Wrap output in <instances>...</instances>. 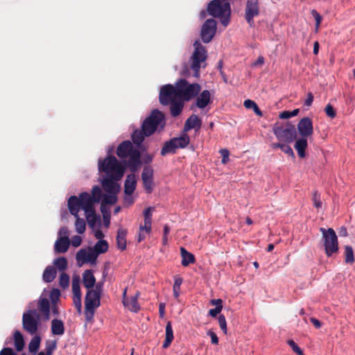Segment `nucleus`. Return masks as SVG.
Returning <instances> with one entry per match:
<instances>
[{
    "label": "nucleus",
    "mask_w": 355,
    "mask_h": 355,
    "mask_svg": "<svg viewBox=\"0 0 355 355\" xmlns=\"http://www.w3.org/2000/svg\"><path fill=\"white\" fill-rule=\"evenodd\" d=\"M202 125L201 119L196 114H191L185 121L184 132H188L191 129H200Z\"/></svg>",
    "instance_id": "5701e85b"
},
{
    "label": "nucleus",
    "mask_w": 355,
    "mask_h": 355,
    "mask_svg": "<svg viewBox=\"0 0 355 355\" xmlns=\"http://www.w3.org/2000/svg\"><path fill=\"white\" fill-rule=\"evenodd\" d=\"M119 180L113 177H105L102 180L103 189L108 193H117L119 191V185L116 182Z\"/></svg>",
    "instance_id": "6ab92c4d"
},
{
    "label": "nucleus",
    "mask_w": 355,
    "mask_h": 355,
    "mask_svg": "<svg viewBox=\"0 0 355 355\" xmlns=\"http://www.w3.org/2000/svg\"><path fill=\"white\" fill-rule=\"evenodd\" d=\"M41 338L39 336H34L28 344V350L31 353H36L40 345Z\"/></svg>",
    "instance_id": "a19ab883"
},
{
    "label": "nucleus",
    "mask_w": 355,
    "mask_h": 355,
    "mask_svg": "<svg viewBox=\"0 0 355 355\" xmlns=\"http://www.w3.org/2000/svg\"><path fill=\"white\" fill-rule=\"evenodd\" d=\"M73 302L77 311L80 313L82 309L81 296L73 295Z\"/></svg>",
    "instance_id": "052dcab7"
},
{
    "label": "nucleus",
    "mask_w": 355,
    "mask_h": 355,
    "mask_svg": "<svg viewBox=\"0 0 355 355\" xmlns=\"http://www.w3.org/2000/svg\"><path fill=\"white\" fill-rule=\"evenodd\" d=\"M73 216L76 219V223H75L76 232L78 234L84 233L85 231V227H86L85 220L83 218H80L78 216V214H77L76 215H73Z\"/></svg>",
    "instance_id": "37998d69"
},
{
    "label": "nucleus",
    "mask_w": 355,
    "mask_h": 355,
    "mask_svg": "<svg viewBox=\"0 0 355 355\" xmlns=\"http://www.w3.org/2000/svg\"><path fill=\"white\" fill-rule=\"evenodd\" d=\"M182 283V279L179 277H175V281L173 284V295L175 298L178 299L180 296V286Z\"/></svg>",
    "instance_id": "8fccbe9b"
},
{
    "label": "nucleus",
    "mask_w": 355,
    "mask_h": 355,
    "mask_svg": "<svg viewBox=\"0 0 355 355\" xmlns=\"http://www.w3.org/2000/svg\"><path fill=\"white\" fill-rule=\"evenodd\" d=\"M126 231L125 230H119L116 242L117 246L119 249L123 250L126 248Z\"/></svg>",
    "instance_id": "f704fd0d"
},
{
    "label": "nucleus",
    "mask_w": 355,
    "mask_h": 355,
    "mask_svg": "<svg viewBox=\"0 0 355 355\" xmlns=\"http://www.w3.org/2000/svg\"><path fill=\"white\" fill-rule=\"evenodd\" d=\"M271 147L273 149L275 148H280L284 153L287 154L288 155H290L293 157H295L294 153L293 151V149L287 144H282V143H273L271 144Z\"/></svg>",
    "instance_id": "4c0bfd02"
},
{
    "label": "nucleus",
    "mask_w": 355,
    "mask_h": 355,
    "mask_svg": "<svg viewBox=\"0 0 355 355\" xmlns=\"http://www.w3.org/2000/svg\"><path fill=\"white\" fill-rule=\"evenodd\" d=\"M46 290L44 289L37 300V309L40 314L43 316L44 320H49L51 316V310L52 313L58 316L60 313L57 303L51 304L47 298Z\"/></svg>",
    "instance_id": "0eeeda50"
},
{
    "label": "nucleus",
    "mask_w": 355,
    "mask_h": 355,
    "mask_svg": "<svg viewBox=\"0 0 355 355\" xmlns=\"http://www.w3.org/2000/svg\"><path fill=\"white\" fill-rule=\"evenodd\" d=\"M165 117L164 114L159 110H153L149 116L146 118L141 124V128L146 133V136H150L157 130L165 126Z\"/></svg>",
    "instance_id": "7ed1b4c3"
},
{
    "label": "nucleus",
    "mask_w": 355,
    "mask_h": 355,
    "mask_svg": "<svg viewBox=\"0 0 355 355\" xmlns=\"http://www.w3.org/2000/svg\"><path fill=\"white\" fill-rule=\"evenodd\" d=\"M218 324L221 330L227 334V322L225 317L223 315H220L218 317Z\"/></svg>",
    "instance_id": "13d9d810"
},
{
    "label": "nucleus",
    "mask_w": 355,
    "mask_h": 355,
    "mask_svg": "<svg viewBox=\"0 0 355 355\" xmlns=\"http://www.w3.org/2000/svg\"><path fill=\"white\" fill-rule=\"evenodd\" d=\"M59 284L62 288H67L69 284V276L67 274L62 272L60 276Z\"/></svg>",
    "instance_id": "864d4df0"
},
{
    "label": "nucleus",
    "mask_w": 355,
    "mask_h": 355,
    "mask_svg": "<svg viewBox=\"0 0 355 355\" xmlns=\"http://www.w3.org/2000/svg\"><path fill=\"white\" fill-rule=\"evenodd\" d=\"M210 96L211 95L209 90H203L197 97L196 105L200 109L205 108L210 103Z\"/></svg>",
    "instance_id": "393cba45"
},
{
    "label": "nucleus",
    "mask_w": 355,
    "mask_h": 355,
    "mask_svg": "<svg viewBox=\"0 0 355 355\" xmlns=\"http://www.w3.org/2000/svg\"><path fill=\"white\" fill-rule=\"evenodd\" d=\"M170 106V112L171 114L173 117H176L179 116L183 110L184 105V101L182 99H179L176 101L172 102L169 104Z\"/></svg>",
    "instance_id": "c85d7f7f"
},
{
    "label": "nucleus",
    "mask_w": 355,
    "mask_h": 355,
    "mask_svg": "<svg viewBox=\"0 0 355 355\" xmlns=\"http://www.w3.org/2000/svg\"><path fill=\"white\" fill-rule=\"evenodd\" d=\"M137 187V179L135 173L126 176L124 182V193L126 196L132 195Z\"/></svg>",
    "instance_id": "4be33fe9"
},
{
    "label": "nucleus",
    "mask_w": 355,
    "mask_h": 355,
    "mask_svg": "<svg viewBox=\"0 0 355 355\" xmlns=\"http://www.w3.org/2000/svg\"><path fill=\"white\" fill-rule=\"evenodd\" d=\"M83 285L87 289L93 288L96 283V278L91 270H86L83 274Z\"/></svg>",
    "instance_id": "a878e982"
},
{
    "label": "nucleus",
    "mask_w": 355,
    "mask_h": 355,
    "mask_svg": "<svg viewBox=\"0 0 355 355\" xmlns=\"http://www.w3.org/2000/svg\"><path fill=\"white\" fill-rule=\"evenodd\" d=\"M56 276V271L53 266H47L43 272V279L46 282H51Z\"/></svg>",
    "instance_id": "e433bc0d"
},
{
    "label": "nucleus",
    "mask_w": 355,
    "mask_h": 355,
    "mask_svg": "<svg viewBox=\"0 0 355 355\" xmlns=\"http://www.w3.org/2000/svg\"><path fill=\"white\" fill-rule=\"evenodd\" d=\"M155 210L153 207H149L144 210L143 214L144 216V224L140 225L139 230L145 231L149 234L151 231V223H152V212Z\"/></svg>",
    "instance_id": "aec40b11"
},
{
    "label": "nucleus",
    "mask_w": 355,
    "mask_h": 355,
    "mask_svg": "<svg viewBox=\"0 0 355 355\" xmlns=\"http://www.w3.org/2000/svg\"><path fill=\"white\" fill-rule=\"evenodd\" d=\"M40 315L38 309H29L23 313V328L31 335L35 334L38 331L40 324Z\"/></svg>",
    "instance_id": "423d86ee"
},
{
    "label": "nucleus",
    "mask_w": 355,
    "mask_h": 355,
    "mask_svg": "<svg viewBox=\"0 0 355 355\" xmlns=\"http://www.w3.org/2000/svg\"><path fill=\"white\" fill-rule=\"evenodd\" d=\"M288 345L292 348L294 352L297 354L298 355H303L302 350L298 347V345L293 340H288Z\"/></svg>",
    "instance_id": "4d7b16f0"
},
{
    "label": "nucleus",
    "mask_w": 355,
    "mask_h": 355,
    "mask_svg": "<svg viewBox=\"0 0 355 355\" xmlns=\"http://www.w3.org/2000/svg\"><path fill=\"white\" fill-rule=\"evenodd\" d=\"M259 14V0H247L245 9V19L250 26H254V17L258 16Z\"/></svg>",
    "instance_id": "ddd939ff"
},
{
    "label": "nucleus",
    "mask_w": 355,
    "mask_h": 355,
    "mask_svg": "<svg viewBox=\"0 0 355 355\" xmlns=\"http://www.w3.org/2000/svg\"><path fill=\"white\" fill-rule=\"evenodd\" d=\"M193 46L194 51L191 57V69L193 71V76L198 78L200 75L201 64L205 62L207 51L198 40L193 43Z\"/></svg>",
    "instance_id": "39448f33"
},
{
    "label": "nucleus",
    "mask_w": 355,
    "mask_h": 355,
    "mask_svg": "<svg viewBox=\"0 0 355 355\" xmlns=\"http://www.w3.org/2000/svg\"><path fill=\"white\" fill-rule=\"evenodd\" d=\"M220 153L222 156V163L223 164H226L227 162V161L229 160V155H230V153L228 151L227 149H221L220 150Z\"/></svg>",
    "instance_id": "0e129e2a"
},
{
    "label": "nucleus",
    "mask_w": 355,
    "mask_h": 355,
    "mask_svg": "<svg viewBox=\"0 0 355 355\" xmlns=\"http://www.w3.org/2000/svg\"><path fill=\"white\" fill-rule=\"evenodd\" d=\"M78 261H83L84 263H87V250L85 249L80 250L76 256Z\"/></svg>",
    "instance_id": "6e6d98bb"
},
{
    "label": "nucleus",
    "mask_w": 355,
    "mask_h": 355,
    "mask_svg": "<svg viewBox=\"0 0 355 355\" xmlns=\"http://www.w3.org/2000/svg\"><path fill=\"white\" fill-rule=\"evenodd\" d=\"M209 14L214 17H222L223 15L230 16L231 8L229 2H219L218 0L211 1L207 6Z\"/></svg>",
    "instance_id": "9d476101"
},
{
    "label": "nucleus",
    "mask_w": 355,
    "mask_h": 355,
    "mask_svg": "<svg viewBox=\"0 0 355 355\" xmlns=\"http://www.w3.org/2000/svg\"><path fill=\"white\" fill-rule=\"evenodd\" d=\"M85 214L89 226L92 228L94 227L96 222L100 220V216L96 214L95 210Z\"/></svg>",
    "instance_id": "58836bf2"
},
{
    "label": "nucleus",
    "mask_w": 355,
    "mask_h": 355,
    "mask_svg": "<svg viewBox=\"0 0 355 355\" xmlns=\"http://www.w3.org/2000/svg\"><path fill=\"white\" fill-rule=\"evenodd\" d=\"M95 203L89 193L87 192H82L78 197L72 196L69 198L68 208L71 215L78 214L80 209H83L85 213H88L95 210Z\"/></svg>",
    "instance_id": "f257e3e1"
},
{
    "label": "nucleus",
    "mask_w": 355,
    "mask_h": 355,
    "mask_svg": "<svg viewBox=\"0 0 355 355\" xmlns=\"http://www.w3.org/2000/svg\"><path fill=\"white\" fill-rule=\"evenodd\" d=\"M153 173L154 171L150 166H145L141 173V180L144 188L147 193H151L153 190Z\"/></svg>",
    "instance_id": "4468645a"
},
{
    "label": "nucleus",
    "mask_w": 355,
    "mask_h": 355,
    "mask_svg": "<svg viewBox=\"0 0 355 355\" xmlns=\"http://www.w3.org/2000/svg\"><path fill=\"white\" fill-rule=\"evenodd\" d=\"M135 150L137 149L133 148L132 142L129 140H125L121 142L117 147L116 155L121 159H125Z\"/></svg>",
    "instance_id": "a211bd4d"
},
{
    "label": "nucleus",
    "mask_w": 355,
    "mask_h": 355,
    "mask_svg": "<svg viewBox=\"0 0 355 355\" xmlns=\"http://www.w3.org/2000/svg\"><path fill=\"white\" fill-rule=\"evenodd\" d=\"M273 132L277 139L285 143H292L297 138L295 127L291 124H286L285 126L275 125Z\"/></svg>",
    "instance_id": "1a4fd4ad"
},
{
    "label": "nucleus",
    "mask_w": 355,
    "mask_h": 355,
    "mask_svg": "<svg viewBox=\"0 0 355 355\" xmlns=\"http://www.w3.org/2000/svg\"><path fill=\"white\" fill-rule=\"evenodd\" d=\"M146 137V133L143 130L141 127V130H138V129L135 130L131 136L132 142L142 152L146 150V148L144 145H142V142L144 141Z\"/></svg>",
    "instance_id": "412c9836"
},
{
    "label": "nucleus",
    "mask_w": 355,
    "mask_h": 355,
    "mask_svg": "<svg viewBox=\"0 0 355 355\" xmlns=\"http://www.w3.org/2000/svg\"><path fill=\"white\" fill-rule=\"evenodd\" d=\"M345 261L347 263H352L354 261V251L349 245L345 247Z\"/></svg>",
    "instance_id": "49530a36"
},
{
    "label": "nucleus",
    "mask_w": 355,
    "mask_h": 355,
    "mask_svg": "<svg viewBox=\"0 0 355 355\" xmlns=\"http://www.w3.org/2000/svg\"><path fill=\"white\" fill-rule=\"evenodd\" d=\"M181 257H182V265L183 266H188L190 263H193L195 261L194 256L184 248H180Z\"/></svg>",
    "instance_id": "c756f323"
},
{
    "label": "nucleus",
    "mask_w": 355,
    "mask_h": 355,
    "mask_svg": "<svg viewBox=\"0 0 355 355\" xmlns=\"http://www.w3.org/2000/svg\"><path fill=\"white\" fill-rule=\"evenodd\" d=\"M324 111L326 114L331 119L334 118L336 115V111L331 104L327 105Z\"/></svg>",
    "instance_id": "bf43d9fd"
},
{
    "label": "nucleus",
    "mask_w": 355,
    "mask_h": 355,
    "mask_svg": "<svg viewBox=\"0 0 355 355\" xmlns=\"http://www.w3.org/2000/svg\"><path fill=\"white\" fill-rule=\"evenodd\" d=\"M298 113H299L298 109L293 110L291 112L284 111L279 114V118L282 119H290L293 116L297 115Z\"/></svg>",
    "instance_id": "5fc2aeb1"
},
{
    "label": "nucleus",
    "mask_w": 355,
    "mask_h": 355,
    "mask_svg": "<svg viewBox=\"0 0 355 355\" xmlns=\"http://www.w3.org/2000/svg\"><path fill=\"white\" fill-rule=\"evenodd\" d=\"M0 355H15V354L11 348L4 347L0 352Z\"/></svg>",
    "instance_id": "774afa93"
},
{
    "label": "nucleus",
    "mask_w": 355,
    "mask_h": 355,
    "mask_svg": "<svg viewBox=\"0 0 355 355\" xmlns=\"http://www.w3.org/2000/svg\"><path fill=\"white\" fill-rule=\"evenodd\" d=\"M217 23L214 19H208L202 24L200 36L204 43H209L213 39L216 31Z\"/></svg>",
    "instance_id": "f8f14e48"
},
{
    "label": "nucleus",
    "mask_w": 355,
    "mask_h": 355,
    "mask_svg": "<svg viewBox=\"0 0 355 355\" xmlns=\"http://www.w3.org/2000/svg\"><path fill=\"white\" fill-rule=\"evenodd\" d=\"M320 231L322 234V240L324 242L326 254L328 257H330L332 254L338 250V243L336 234L332 228L326 230L321 227Z\"/></svg>",
    "instance_id": "6e6552de"
},
{
    "label": "nucleus",
    "mask_w": 355,
    "mask_h": 355,
    "mask_svg": "<svg viewBox=\"0 0 355 355\" xmlns=\"http://www.w3.org/2000/svg\"><path fill=\"white\" fill-rule=\"evenodd\" d=\"M153 157H154V155L152 154H150L148 153H144V154H143V156H142L141 162H143L145 164H150L152 162V161L153 159Z\"/></svg>",
    "instance_id": "e2e57ef3"
},
{
    "label": "nucleus",
    "mask_w": 355,
    "mask_h": 355,
    "mask_svg": "<svg viewBox=\"0 0 355 355\" xmlns=\"http://www.w3.org/2000/svg\"><path fill=\"white\" fill-rule=\"evenodd\" d=\"M129 159L128 160L127 164L131 171L132 173H135L141 164V153L139 149H137L132 151L130 155H128Z\"/></svg>",
    "instance_id": "f3484780"
},
{
    "label": "nucleus",
    "mask_w": 355,
    "mask_h": 355,
    "mask_svg": "<svg viewBox=\"0 0 355 355\" xmlns=\"http://www.w3.org/2000/svg\"><path fill=\"white\" fill-rule=\"evenodd\" d=\"M101 295L100 293L92 289H88L85 300V309L89 311L98 307L101 304Z\"/></svg>",
    "instance_id": "2eb2a0df"
},
{
    "label": "nucleus",
    "mask_w": 355,
    "mask_h": 355,
    "mask_svg": "<svg viewBox=\"0 0 355 355\" xmlns=\"http://www.w3.org/2000/svg\"><path fill=\"white\" fill-rule=\"evenodd\" d=\"M297 130L303 137H308L313 134V128L312 121L309 117L302 118L297 124Z\"/></svg>",
    "instance_id": "dca6fc26"
},
{
    "label": "nucleus",
    "mask_w": 355,
    "mask_h": 355,
    "mask_svg": "<svg viewBox=\"0 0 355 355\" xmlns=\"http://www.w3.org/2000/svg\"><path fill=\"white\" fill-rule=\"evenodd\" d=\"M173 331L171 322L169 321L166 325V337L162 347L166 349L169 347L173 340Z\"/></svg>",
    "instance_id": "7c9ffc66"
},
{
    "label": "nucleus",
    "mask_w": 355,
    "mask_h": 355,
    "mask_svg": "<svg viewBox=\"0 0 355 355\" xmlns=\"http://www.w3.org/2000/svg\"><path fill=\"white\" fill-rule=\"evenodd\" d=\"M123 304L128 307L131 311L137 312L140 307L137 302V295L132 297L130 300H124Z\"/></svg>",
    "instance_id": "72a5a7b5"
},
{
    "label": "nucleus",
    "mask_w": 355,
    "mask_h": 355,
    "mask_svg": "<svg viewBox=\"0 0 355 355\" xmlns=\"http://www.w3.org/2000/svg\"><path fill=\"white\" fill-rule=\"evenodd\" d=\"M117 201L116 193L105 194L103 196L102 202L106 205H114Z\"/></svg>",
    "instance_id": "09e8293b"
},
{
    "label": "nucleus",
    "mask_w": 355,
    "mask_h": 355,
    "mask_svg": "<svg viewBox=\"0 0 355 355\" xmlns=\"http://www.w3.org/2000/svg\"><path fill=\"white\" fill-rule=\"evenodd\" d=\"M51 334L54 336H62L64 333L63 322L59 319H53L51 324Z\"/></svg>",
    "instance_id": "bb28decb"
},
{
    "label": "nucleus",
    "mask_w": 355,
    "mask_h": 355,
    "mask_svg": "<svg viewBox=\"0 0 355 355\" xmlns=\"http://www.w3.org/2000/svg\"><path fill=\"white\" fill-rule=\"evenodd\" d=\"M82 242V239L79 236H73L71 239V245L73 247H78L80 245Z\"/></svg>",
    "instance_id": "338daca9"
},
{
    "label": "nucleus",
    "mask_w": 355,
    "mask_h": 355,
    "mask_svg": "<svg viewBox=\"0 0 355 355\" xmlns=\"http://www.w3.org/2000/svg\"><path fill=\"white\" fill-rule=\"evenodd\" d=\"M176 85H166L163 86L159 92V102L163 105H168L171 103L180 99L178 96Z\"/></svg>",
    "instance_id": "9b49d317"
},
{
    "label": "nucleus",
    "mask_w": 355,
    "mask_h": 355,
    "mask_svg": "<svg viewBox=\"0 0 355 355\" xmlns=\"http://www.w3.org/2000/svg\"><path fill=\"white\" fill-rule=\"evenodd\" d=\"M173 140L175 146H177V148H183L189 144L190 138L187 134L184 133L179 137L173 138Z\"/></svg>",
    "instance_id": "2f4dec72"
},
{
    "label": "nucleus",
    "mask_w": 355,
    "mask_h": 355,
    "mask_svg": "<svg viewBox=\"0 0 355 355\" xmlns=\"http://www.w3.org/2000/svg\"><path fill=\"white\" fill-rule=\"evenodd\" d=\"M80 279L79 276H73L72 278V292L73 295L76 296H81V291H80Z\"/></svg>",
    "instance_id": "79ce46f5"
},
{
    "label": "nucleus",
    "mask_w": 355,
    "mask_h": 355,
    "mask_svg": "<svg viewBox=\"0 0 355 355\" xmlns=\"http://www.w3.org/2000/svg\"><path fill=\"white\" fill-rule=\"evenodd\" d=\"M57 343L56 341H47L46 343V352H53L56 349Z\"/></svg>",
    "instance_id": "680f3d73"
},
{
    "label": "nucleus",
    "mask_w": 355,
    "mask_h": 355,
    "mask_svg": "<svg viewBox=\"0 0 355 355\" xmlns=\"http://www.w3.org/2000/svg\"><path fill=\"white\" fill-rule=\"evenodd\" d=\"M308 143L306 137H302L296 140L294 147L297 151L300 157L303 158L305 157V150L307 148Z\"/></svg>",
    "instance_id": "cd10ccee"
},
{
    "label": "nucleus",
    "mask_w": 355,
    "mask_h": 355,
    "mask_svg": "<svg viewBox=\"0 0 355 355\" xmlns=\"http://www.w3.org/2000/svg\"><path fill=\"white\" fill-rule=\"evenodd\" d=\"M53 264L59 271H64L67 268V260L65 257H61L55 259Z\"/></svg>",
    "instance_id": "c03bdc74"
},
{
    "label": "nucleus",
    "mask_w": 355,
    "mask_h": 355,
    "mask_svg": "<svg viewBox=\"0 0 355 355\" xmlns=\"http://www.w3.org/2000/svg\"><path fill=\"white\" fill-rule=\"evenodd\" d=\"M98 254L105 253L108 250V243L105 240H99L93 248Z\"/></svg>",
    "instance_id": "ea45409f"
},
{
    "label": "nucleus",
    "mask_w": 355,
    "mask_h": 355,
    "mask_svg": "<svg viewBox=\"0 0 355 355\" xmlns=\"http://www.w3.org/2000/svg\"><path fill=\"white\" fill-rule=\"evenodd\" d=\"M46 293L47 294V297H49L51 304L58 303L60 299V296L61 295L60 291L58 288H53L50 291L49 294L46 291Z\"/></svg>",
    "instance_id": "de8ad7c7"
},
{
    "label": "nucleus",
    "mask_w": 355,
    "mask_h": 355,
    "mask_svg": "<svg viewBox=\"0 0 355 355\" xmlns=\"http://www.w3.org/2000/svg\"><path fill=\"white\" fill-rule=\"evenodd\" d=\"M14 343L16 350L21 352L24 347V340L22 334L19 331L14 333Z\"/></svg>",
    "instance_id": "c9c22d12"
},
{
    "label": "nucleus",
    "mask_w": 355,
    "mask_h": 355,
    "mask_svg": "<svg viewBox=\"0 0 355 355\" xmlns=\"http://www.w3.org/2000/svg\"><path fill=\"white\" fill-rule=\"evenodd\" d=\"M103 193L101 189L98 186H94L92 188L91 198L96 202L98 203L103 198Z\"/></svg>",
    "instance_id": "a18cd8bd"
},
{
    "label": "nucleus",
    "mask_w": 355,
    "mask_h": 355,
    "mask_svg": "<svg viewBox=\"0 0 355 355\" xmlns=\"http://www.w3.org/2000/svg\"><path fill=\"white\" fill-rule=\"evenodd\" d=\"M176 149L177 146H175L173 139H171L164 143L161 150V155L165 156L167 154L175 153Z\"/></svg>",
    "instance_id": "473e14b6"
},
{
    "label": "nucleus",
    "mask_w": 355,
    "mask_h": 355,
    "mask_svg": "<svg viewBox=\"0 0 355 355\" xmlns=\"http://www.w3.org/2000/svg\"><path fill=\"white\" fill-rule=\"evenodd\" d=\"M223 309V306H216L214 309L209 311V315L211 317H216Z\"/></svg>",
    "instance_id": "69168bd1"
},
{
    "label": "nucleus",
    "mask_w": 355,
    "mask_h": 355,
    "mask_svg": "<svg viewBox=\"0 0 355 355\" xmlns=\"http://www.w3.org/2000/svg\"><path fill=\"white\" fill-rule=\"evenodd\" d=\"M312 201L313 206L317 209L322 208V202L320 200V194L317 191H315L312 196Z\"/></svg>",
    "instance_id": "603ef678"
},
{
    "label": "nucleus",
    "mask_w": 355,
    "mask_h": 355,
    "mask_svg": "<svg viewBox=\"0 0 355 355\" xmlns=\"http://www.w3.org/2000/svg\"><path fill=\"white\" fill-rule=\"evenodd\" d=\"M178 95L184 101H189L200 92L201 87L198 83H189L185 79H180L175 83Z\"/></svg>",
    "instance_id": "20e7f679"
},
{
    "label": "nucleus",
    "mask_w": 355,
    "mask_h": 355,
    "mask_svg": "<svg viewBox=\"0 0 355 355\" xmlns=\"http://www.w3.org/2000/svg\"><path fill=\"white\" fill-rule=\"evenodd\" d=\"M70 241L68 236L59 237L55 243L54 250L56 253H64L69 247Z\"/></svg>",
    "instance_id": "b1692460"
},
{
    "label": "nucleus",
    "mask_w": 355,
    "mask_h": 355,
    "mask_svg": "<svg viewBox=\"0 0 355 355\" xmlns=\"http://www.w3.org/2000/svg\"><path fill=\"white\" fill-rule=\"evenodd\" d=\"M98 171L105 173V177H113L121 180L124 173V167L120 162L112 155H108L105 159H98Z\"/></svg>",
    "instance_id": "f03ea898"
},
{
    "label": "nucleus",
    "mask_w": 355,
    "mask_h": 355,
    "mask_svg": "<svg viewBox=\"0 0 355 355\" xmlns=\"http://www.w3.org/2000/svg\"><path fill=\"white\" fill-rule=\"evenodd\" d=\"M98 254L93 248H89L87 252V263H95Z\"/></svg>",
    "instance_id": "3c124183"
}]
</instances>
